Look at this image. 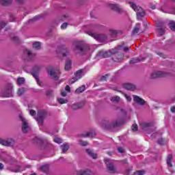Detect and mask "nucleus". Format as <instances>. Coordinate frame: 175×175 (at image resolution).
<instances>
[{
    "label": "nucleus",
    "mask_w": 175,
    "mask_h": 175,
    "mask_svg": "<svg viewBox=\"0 0 175 175\" xmlns=\"http://www.w3.org/2000/svg\"><path fill=\"white\" fill-rule=\"evenodd\" d=\"M21 167L20 165H18L16 167V169H12V170H11V172H14L15 173H18V172H21Z\"/></svg>",
    "instance_id": "obj_47"
},
{
    "label": "nucleus",
    "mask_w": 175,
    "mask_h": 175,
    "mask_svg": "<svg viewBox=\"0 0 175 175\" xmlns=\"http://www.w3.org/2000/svg\"><path fill=\"white\" fill-rule=\"evenodd\" d=\"M131 128H132L133 132H136V131H137V129H138L137 124H133Z\"/></svg>",
    "instance_id": "obj_49"
},
{
    "label": "nucleus",
    "mask_w": 175,
    "mask_h": 175,
    "mask_svg": "<svg viewBox=\"0 0 175 175\" xmlns=\"http://www.w3.org/2000/svg\"><path fill=\"white\" fill-rule=\"evenodd\" d=\"M49 165L45 164L40 167V170L41 172H43V173L48 174L49 173Z\"/></svg>",
    "instance_id": "obj_31"
},
{
    "label": "nucleus",
    "mask_w": 175,
    "mask_h": 175,
    "mask_svg": "<svg viewBox=\"0 0 175 175\" xmlns=\"http://www.w3.org/2000/svg\"><path fill=\"white\" fill-rule=\"evenodd\" d=\"M88 35L94 38L98 42H106L107 40V35L106 34H98L95 33H92L91 31H88Z\"/></svg>",
    "instance_id": "obj_8"
},
{
    "label": "nucleus",
    "mask_w": 175,
    "mask_h": 175,
    "mask_svg": "<svg viewBox=\"0 0 175 175\" xmlns=\"http://www.w3.org/2000/svg\"><path fill=\"white\" fill-rule=\"evenodd\" d=\"M133 175H144V170L137 171L134 172Z\"/></svg>",
    "instance_id": "obj_48"
},
{
    "label": "nucleus",
    "mask_w": 175,
    "mask_h": 175,
    "mask_svg": "<svg viewBox=\"0 0 175 175\" xmlns=\"http://www.w3.org/2000/svg\"><path fill=\"white\" fill-rule=\"evenodd\" d=\"M95 136H96L95 131L88 132L81 135V137H95Z\"/></svg>",
    "instance_id": "obj_24"
},
{
    "label": "nucleus",
    "mask_w": 175,
    "mask_h": 175,
    "mask_svg": "<svg viewBox=\"0 0 175 175\" xmlns=\"http://www.w3.org/2000/svg\"><path fill=\"white\" fill-rule=\"evenodd\" d=\"M172 159H173V155L168 154L166 159V163L169 167H173V164H172Z\"/></svg>",
    "instance_id": "obj_27"
},
{
    "label": "nucleus",
    "mask_w": 175,
    "mask_h": 175,
    "mask_svg": "<svg viewBox=\"0 0 175 175\" xmlns=\"http://www.w3.org/2000/svg\"><path fill=\"white\" fill-rule=\"evenodd\" d=\"M104 162L107 165V169L110 172V173H118L116 167H114V164L111 162V160L108 158L104 159Z\"/></svg>",
    "instance_id": "obj_9"
},
{
    "label": "nucleus",
    "mask_w": 175,
    "mask_h": 175,
    "mask_svg": "<svg viewBox=\"0 0 175 175\" xmlns=\"http://www.w3.org/2000/svg\"><path fill=\"white\" fill-rule=\"evenodd\" d=\"M140 31V23H137L132 31V35H136V33H139Z\"/></svg>",
    "instance_id": "obj_28"
},
{
    "label": "nucleus",
    "mask_w": 175,
    "mask_h": 175,
    "mask_svg": "<svg viewBox=\"0 0 175 175\" xmlns=\"http://www.w3.org/2000/svg\"><path fill=\"white\" fill-rule=\"evenodd\" d=\"M77 80H79L77 77H73L72 79H71L70 80V83L73 84L74 83H76V81H77Z\"/></svg>",
    "instance_id": "obj_51"
},
{
    "label": "nucleus",
    "mask_w": 175,
    "mask_h": 175,
    "mask_svg": "<svg viewBox=\"0 0 175 175\" xmlns=\"http://www.w3.org/2000/svg\"><path fill=\"white\" fill-rule=\"evenodd\" d=\"M157 143L160 146H163L165 144V139L163 138L159 139Z\"/></svg>",
    "instance_id": "obj_46"
},
{
    "label": "nucleus",
    "mask_w": 175,
    "mask_h": 175,
    "mask_svg": "<svg viewBox=\"0 0 175 175\" xmlns=\"http://www.w3.org/2000/svg\"><path fill=\"white\" fill-rule=\"evenodd\" d=\"M40 69H42V66H34L33 67V77H34V79L36 80L38 85H40V84H42V82L39 79V76H38L37 74L39 73V72H40Z\"/></svg>",
    "instance_id": "obj_13"
},
{
    "label": "nucleus",
    "mask_w": 175,
    "mask_h": 175,
    "mask_svg": "<svg viewBox=\"0 0 175 175\" xmlns=\"http://www.w3.org/2000/svg\"><path fill=\"white\" fill-rule=\"evenodd\" d=\"M65 90L67 91V92H70V87L67 85L65 88Z\"/></svg>",
    "instance_id": "obj_60"
},
{
    "label": "nucleus",
    "mask_w": 175,
    "mask_h": 175,
    "mask_svg": "<svg viewBox=\"0 0 175 175\" xmlns=\"http://www.w3.org/2000/svg\"><path fill=\"white\" fill-rule=\"evenodd\" d=\"M33 141H34L35 143H42V139H40L38 137L34 138Z\"/></svg>",
    "instance_id": "obj_56"
},
{
    "label": "nucleus",
    "mask_w": 175,
    "mask_h": 175,
    "mask_svg": "<svg viewBox=\"0 0 175 175\" xmlns=\"http://www.w3.org/2000/svg\"><path fill=\"white\" fill-rule=\"evenodd\" d=\"M129 3L130 4L131 8L137 12L136 14L137 20H142V18L146 16V11H144V10L140 6L137 5L136 3L133 1H129Z\"/></svg>",
    "instance_id": "obj_3"
},
{
    "label": "nucleus",
    "mask_w": 175,
    "mask_h": 175,
    "mask_svg": "<svg viewBox=\"0 0 175 175\" xmlns=\"http://www.w3.org/2000/svg\"><path fill=\"white\" fill-rule=\"evenodd\" d=\"M16 81L17 84L21 85V84H24V83H25V79H24L23 77H19L17 79Z\"/></svg>",
    "instance_id": "obj_36"
},
{
    "label": "nucleus",
    "mask_w": 175,
    "mask_h": 175,
    "mask_svg": "<svg viewBox=\"0 0 175 175\" xmlns=\"http://www.w3.org/2000/svg\"><path fill=\"white\" fill-rule=\"evenodd\" d=\"M61 52L62 54V57H68V55H69L70 53V51L66 46H62L61 49Z\"/></svg>",
    "instance_id": "obj_22"
},
{
    "label": "nucleus",
    "mask_w": 175,
    "mask_h": 175,
    "mask_svg": "<svg viewBox=\"0 0 175 175\" xmlns=\"http://www.w3.org/2000/svg\"><path fill=\"white\" fill-rule=\"evenodd\" d=\"M47 73L55 80V81H57V80L59 79V74L61 73L59 70L55 69L53 67H49L47 68Z\"/></svg>",
    "instance_id": "obj_7"
},
{
    "label": "nucleus",
    "mask_w": 175,
    "mask_h": 175,
    "mask_svg": "<svg viewBox=\"0 0 175 175\" xmlns=\"http://www.w3.org/2000/svg\"><path fill=\"white\" fill-rule=\"evenodd\" d=\"M70 68H72V61H70V59H67L66 61L64 69L65 70H70Z\"/></svg>",
    "instance_id": "obj_30"
},
{
    "label": "nucleus",
    "mask_w": 175,
    "mask_h": 175,
    "mask_svg": "<svg viewBox=\"0 0 175 175\" xmlns=\"http://www.w3.org/2000/svg\"><path fill=\"white\" fill-rule=\"evenodd\" d=\"M97 55L98 57H101V58H109V57H110V52L100 51L98 52Z\"/></svg>",
    "instance_id": "obj_23"
},
{
    "label": "nucleus",
    "mask_w": 175,
    "mask_h": 175,
    "mask_svg": "<svg viewBox=\"0 0 175 175\" xmlns=\"http://www.w3.org/2000/svg\"><path fill=\"white\" fill-rule=\"evenodd\" d=\"M79 146H82V147H85L88 146V142H87V141L81 140L79 142Z\"/></svg>",
    "instance_id": "obj_42"
},
{
    "label": "nucleus",
    "mask_w": 175,
    "mask_h": 175,
    "mask_svg": "<svg viewBox=\"0 0 175 175\" xmlns=\"http://www.w3.org/2000/svg\"><path fill=\"white\" fill-rule=\"evenodd\" d=\"M26 0H15L16 3H19V5H23V3H25Z\"/></svg>",
    "instance_id": "obj_52"
},
{
    "label": "nucleus",
    "mask_w": 175,
    "mask_h": 175,
    "mask_svg": "<svg viewBox=\"0 0 175 175\" xmlns=\"http://www.w3.org/2000/svg\"><path fill=\"white\" fill-rule=\"evenodd\" d=\"M0 144L5 146V147H13L16 144V141L13 138L1 139Z\"/></svg>",
    "instance_id": "obj_10"
},
{
    "label": "nucleus",
    "mask_w": 175,
    "mask_h": 175,
    "mask_svg": "<svg viewBox=\"0 0 175 175\" xmlns=\"http://www.w3.org/2000/svg\"><path fill=\"white\" fill-rule=\"evenodd\" d=\"M85 105V101H81L79 103L72 104L70 106L72 110L76 111L79 110V109H83V107Z\"/></svg>",
    "instance_id": "obj_16"
},
{
    "label": "nucleus",
    "mask_w": 175,
    "mask_h": 175,
    "mask_svg": "<svg viewBox=\"0 0 175 175\" xmlns=\"http://www.w3.org/2000/svg\"><path fill=\"white\" fill-rule=\"evenodd\" d=\"M68 23H64L62 25H61V29H65V28H66V27H68Z\"/></svg>",
    "instance_id": "obj_55"
},
{
    "label": "nucleus",
    "mask_w": 175,
    "mask_h": 175,
    "mask_svg": "<svg viewBox=\"0 0 175 175\" xmlns=\"http://www.w3.org/2000/svg\"><path fill=\"white\" fill-rule=\"evenodd\" d=\"M90 46L87 44H84L81 42H77L75 44V46L74 49V51L77 54H80L81 55H84L85 54H88V53H90Z\"/></svg>",
    "instance_id": "obj_2"
},
{
    "label": "nucleus",
    "mask_w": 175,
    "mask_h": 175,
    "mask_svg": "<svg viewBox=\"0 0 175 175\" xmlns=\"http://www.w3.org/2000/svg\"><path fill=\"white\" fill-rule=\"evenodd\" d=\"M122 87L124 90H127V91H135L137 88L136 85L129 83H123Z\"/></svg>",
    "instance_id": "obj_19"
},
{
    "label": "nucleus",
    "mask_w": 175,
    "mask_h": 175,
    "mask_svg": "<svg viewBox=\"0 0 175 175\" xmlns=\"http://www.w3.org/2000/svg\"><path fill=\"white\" fill-rule=\"evenodd\" d=\"M100 124L103 129L113 131V129H116V128H119L121 125H124V120L121 118L114 120L105 119L100 122Z\"/></svg>",
    "instance_id": "obj_1"
},
{
    "label": "nucleus",
    "mask_w": 175,
    "mask_h": 175,
    "mask_svg": "<svg viewBox=\"0 0 175 175\" xmlns=\"http://www.w3.org/2000/svg\"><path fill=\"white\" fill-rule=\"evenodd\" d=\"M54 142L57 143V144H61V143H62V139L58 137V136H55Z\"/></svg>",
    "instance_id": "obj_40"
},
{
    "label": "nucleus",
    "mask_w": 175,
    "mask_h": 175,
    "mask_svg": "<svg viewBox=\"0 0 175 175\" xmlns=\"http://www.w3.org/2000/svg\"><path fill=\"white\" fill-rule=\"evenodd\" d=\"M120 112L124 116L126 115V111H125V109H120Z\"/></svg>",
    "instance_id": "obj_63"
},
{
    "label": "nucleus",
    "mask_w": 175,
    "mask_h": 175,
    "mask_svg": "<svg viewBox=\"0 0 175 175\" xmlns=\"http://www.w3.org/2000/svg\"><path fill=\"white\" fill-rule=\"evenodd\" d=\"M57 102L60 103V105H64V103H68V100L65 98H57Z\"/></svg>",
    "instance_id": "obj_41"
},
{
    "label": "nucleus",
    "mask_w": 175,
    "mask_h": 175,
    "mask_svg": "<svg viewBox=\"0 0 175 175\" xmlns=\"http://www.w3.org/2000/svg\"><path fill=\"white\" fill-rule=\"evenodd\" d=\"M109 8L116 13H124V10L118 4H110Z\"/></svg>",
    "instance_id": "obj_20"
},
{
    "label": "nucleus",
    "mask_w": 175,
    "mask_h": 175,
    "mask_svg": "<svg viewBox=\"0 0 175 175\" xmlns=\"http://www.w3.org/2000/svg\"><path fill=\"white\" fill-rule=\"evenodd\" d=\"M107 77H109V74H107L105 75H103L100 79H99V81H107Z\"/></svg>",
    "instance_id": "obj_43"
},
{
    "label": "nucleus",
    "mask_w": 175,
    "mask_h": 175,
    "mask_svg": "<svg viewBox=\"0 0 175 175\" xmlns=\"http://www.w3.org/2000/svg\"><path fill=\"white\" fill-rule=\"evenodd\" d=\"M111 102H116V103H118V102H120V96H113L111 97L110 98Z\"/></svg>",
    "instance_id": "obj_37"
},
{
    "label": "nucleus",
    "mask_w": 175,
    "mask_h": 175,
    "mask_svg": "<svg viewBox=\"0 0 175 175\" xmlns=\"http://www.w3.org/2000/svg\"><path fill=\"white\" fill-rule=\"evenodd\" d=\"M132 170V168H129L126 170V175H129L131 173V171Z\"/></svg>",
    "instance_id": "obj_59"
},
{
    "label": "nucleus",
    "mask_w": 175,
    "mask_h": 175,
    "mask_svg": "<svg viewBox=\"0 0 175 175\" xmlns=\"http://www.w3.org/2000/svg\"><path fill=\"white\" fill-rule=\"evenodd\" d=\"M156 27H157V31L159 36H162L165 35V31L166 29V26L165 25V23H163V21H158L157 22Z\"/></svg>",
    "instance_id": "obj_11"
},
{
    "label": "nucleus",
    "mask_w": 175,
    "mask_h": 175,
    "mask_svg": "<svg viewBox=\"0 0 175 175\" xmlns=\"http://www.w3.org/2000/svg\"><path fill=\"white\" fill-rule=\"evenodd\" d=\"M60 148L62 149L63 154H65L66 153V151L70 148V145L68 143H64L61 145Z\"/></svg>",
    "instance_id": "obj_25"
},
{
    "label": "nucleus",
    "mask_w": 175,
    "mask_h": 175,
    "mask_svg": "<svg viewBox=\"0 0 175 175\" xmlns=\"http://www.w3.org/2000/svg\"><path fill=\"white\" fill-rule=\"evenodd\" d=\"M84 91H85V85H83L75 90V94H81V92H84Z\"/></svg>",
    "instance_id": "obj_33"
},
{
    "label": "nucleus",
    "mask_w": 175,
    "mask_h": 175,
    "mask_svg": "<svg viewBox=\"0 0 175 175\" xmlns=\"http://www.w3.org/2000/svg\"><path fill=\"white\" fill-rule=\"evenodd\" d=\"M133 100L139 106H144V104L147 103V101L144 100V99L140 98L139 96L137 95L133 96Z\"/></svg>",
    "instance_id": "obj_18"
},
{
    "label": "nucleus",
    "mask_w": 175,
    "mask_h": 175,
    "mask_svg": "<svg viewBox=\"0 0 175 175\" xmlns=\"http://www.w3.org/2000/svg\"><path fill=\"white\" fill-rule=\"evenodd\" d=\"M24 92H25V90L24 89V88H21L18 91V95L19 96H21V95H23Z\"/></svg>",
    "instance_id": "obj_44"
},
{
    "label": "nucleus",
    "mask_w": 175,
    "mask_h": 175,
    "mask_svg": "<svg viewBox=\"0 0 175 175\" xmlns=\"http://www.w3.org/2000/svg\"><path fill=\"white\" fill-rule=\"evenodd\" d=\"M12 40H14V42H16L17 43H19V41H18L19 38L17 36L12 38Z\"/></svg>",
    "instance_id": "obj_58"
},
{
    "label": "nucleus",
    "mask_w": 175,
    "mask_h": 175,
    "mask_svg": "<svg viewBox=\"0 0 175 175\" xmlns=\"http://www.w3.org/2000/svg\"><path fill=\"white\" fill-rule=\"evenodd\" d=\"M124 96L126 99H127L128 102H131L132 100V98H131L130 96H128L127 94H124Z\"/></svg>",
    "instance_id": "obj_57"
},
{
    "label": "nucleus",
    "mask_w": 175,
    "mask_h": 175,
    "mask_svg": "<svg viewBox=\"0 0 175 175\" xmlns=\"http://www.w3.org/2000/svg\"><path fill=\"white\" fill-rule=\"evenodd\" d=\"M145 59L146 57L142 56L133 57L130 59L129 64L130 65H135V64H139V62H144Z\"/></svg>",
    "instance_id": "obj_14"
},
{
    "label": "nucleus",
    "mask_w": 175,
    "mask_h": 175,
    "mask_svg": "<svg viewBox=\"0 0 175 175\" xmlns=\"http://www.w3.org/2000/svg\"><path fill=\"white\" fill-rule=\"evenodd\" d=\"M48 116V113L46 111L42 110L39 111L37 113V117L35 118V120L37 121L38 125L40 126H42L44 120H46V118Z\"/></svg>",
    "instance_id": "obj_5"
},
{
    "label": "nucleus",
    "mask_w": 175,
    "mask_h": 175,
    "mask_svg": "<svg viewBox=\"0 0 175 175\" xmlns=\"http://www.w3.org/2000/svg\"><path fill=\"white\" fill-rule=\"evenodd\" d=\"M24 55L27 57V61H32L34 57H36V54L33 53L30 50L25 49L23 52Z\"/></svg>",
    "instance_id": "obj_17"
},
{
    "label": "nucleus",
    "mask_w": 175,
    "mask_h": 175,
    "mask_svg": "<svg viewBox=\"0 0 175 175\" xmlns=\"http://www.w3.org/2000/svg\"><path fill=\"white\" fill-rule=\"evenodd\" d=\"M6 27V23L5 22H0V29L5 28Z\"/></svg>",
    "instance_id": "obj_53"
},
{
    "label": "nucleus",
    "mask_w": 175,
    "mask_h": 175,
    "mask_svg": "<svg viewBox=\"0 0 175 175\" xmlns=\"http://www.w3.org/2000/svg\"><path fill=\"white\" fill-rule=\"evenodd\" d=\"M170 29L171 31H175V22L170 21L169 23Z\"/></svg>",
    "instance_id": "obj_39"
},
{
    "label": "nucleus",
    "mask_w": 175,
    "mask_h": 175,
    "mask_svg": "<svg viewBox=\"0 0 175 175\" xmlns=\"http://www.w3.org/2000/svg\"><path fill=\"white\" fill-rule=\"evenodd\" d=\"M154 123L151 122H141L139 124L140 128L142 129V131H144L145 132H147L148 134L152 133L154 131H155L156 128L154 126Z\"/></svg>",
    "instance_id": "obj_4"
},
{
    "label": "nucleus",
    "mask_w": 175,
    "mask_h": 175,
    "mask_svg": "<svg viewBox=\"0 0 175 175\" xmlns=\"http://www.w3.org/2000/svg\"><path fill=\"white\" fill-rule=\"evenodd\" d=\"M76 175H92V172L90 170H81L76 172Z\"/></svg>",
    "instance_id": "obj_21"
},
{
    "label": "nucleus",
    "mask_w": 175,
    "mask_h": 175,
    "mask_svg": "<svg viewBox=\"0 0 175 175\" xmlns=\"http://www.w3.org/2000/svg\"><path fill=\"white\" fill-rule=\"evenodd\" d=\"M29 114H30V116H36V111H35L33 109H31L29 111Z\"/></svg>",
    "instance_id": "obj_54"
},
{
    "label": "nucleus",
    "mask_w": 175,
    "mask_h": 175,
    "mask_svg": "<svg viewBox=\"0 0 175 175\" xmlns=\"http://www.w3.org/2000/svg\"><path fill=\"white\" fill-rule=\"evenodd\" d=\"M42 46V43L40 42H35L33 43V49L36 50H40Z\"/></svg>",
    "instance_id": "obj_32"
},
{
    "label": "nucleus",
    "mask_w": 175,
    "mask_h": 175,
    "mask_svg": "<svg viewBox=\"0 0 175 175\" xmlns=\"http://www.w3.org/2000/svg\"><path fill=\"white\" fill-rule=\"evenodd\" d=\"M118 151L120 154H124V152H125V149H124V148H122V147H118Z\"/></svg>",
    "instance_id": "obj_50"
},
{
    "label": "nucleus",
    "mask_w": 175,
    "mask_h": 175,
    "mask_svg": "<svg viewBox=\"0 0 175 175\" xmlns=\"http://www.w3.org/2000/svg\"><path fill=\"white\" fill-rule=\"evenodd\" d=\"M109 35L111 38H116L117 35H118V31L114 29H109Z\"/></svg>",
    "instance_id": "obj_34"
},
{
    "label": "nucleus",
    "mask_w": 175,
    "mask_h": 175,
    "mask_svg": "<svg viewBox=\"0 0 175 175\" xmlns=\"http://www.w3.org/2000/svg\"><path fill=\"white\" fill-rule=\"evenodd\" d=\"M12 2L13 0H0V3L3 6H9V5H12Z\"/></svg>",
    "instance_id": "obj_29"
},
{
    "label": "nucleus",
    "mask_w": 175,
    "mask_h": 175,
    "mask_svg": "<svg viewBox=\"0 0 175 175\" xmlns=\"http://www.w3.org/2000/svg\"><path fill=\"white\" fill-rule=\"evenodd\" d=\"M13 85L12 83H7L4 87V90L3 91V96L4 98H10V96H13Z\"/></svg>",
    "instance_id": "obj_6"
},
{
    "label": "nucleus",
    "mask_w": 175,
    "mask_h": 175,
    "mask_svg": "<svg viewBox=\"0 0 175 175\" xmlns=\"http://www.w3.org/2000/svg\"><path fill=\"white\" fill-rule=\"evenodd\" d=\"M84 72L83 69H80L78 71H77L75 72V77H77V79H78L79 80H80V79L81 78V73H83Z\"/></svg>",
    "instance_id": "obj_35"
},
{
    "label": "nucleus",
    "mask_w": 175,
    "mask_h": 175,
    "mask_svg": "<svg viewBox=\"0 0 175 175\" xmlns=\"http://www.w3.org/2000/svg\"><path fill=\"white\" fill-rule=\"evenodd\" d=\"M86 152L89 157H91L93 159H96L98 158V154L94 152L93 150H91V149H86Z\"/></svg>",
    "instance_id": "obj_26"
},
{
    "label": "nucleus",
    "mask_w": 175,
    "mask_h": 175,
    "mask_svg": "<svg viewBox=\"0 0 175 175\" xmlns=\"http://www.w3.org/2000/svg\"><path fill=\"white\" fill-rule=\"evenodd\" d=\"M129 50H131V48L129 46H126L123 49V51L124 52L129 51Z\"/></svg>",
    "instance_id": "obj_61"
},
{
    "label": "nucleus",
    "mask_w": 175,
    "mask_h": 175,
    "mask_svg": "<svg viewBox=\"0 0 175 175\" xmlns=\"http://www.w3.org/2000/svg\"><path fill=\"white\" fill-rule=\"evenodd\" d=\"M120 50L119 48H116L114 49H111L109 51V54H112L113 55H116V54H118V51Z\"/></svg>",
    "instance_id": "obj_38"
},
{
    "label": "nucleus",
    "mask_w": 175,
    "mask_h": 175,
    "mask_svg": "<svg viewBox=\"0 0 175 175\" xmlns=\"http://www.w3.org/2000/svg\"><path fill=\"white\" fill-rule=\"evenodd\" d=\"M19 119L22 121V132L23 133H28V131H29V124L27 120L23 117V116L19 115Z\"/></svg>",
    "instance_id": "obj_12"
},
{
    "label": "nucleus",
    "mask_w": 175,
    "mask_h": 175,
    "mask_svg": "<svg viewBox=\"0 0 175 175\" xmlns=\"http://www.w3.org/2000/svg\"><path fill=\"white\" fill-rule=\"evenodd\" d=\"M166 74L163 71L153 72L150 75V79H158V77H165Z\"/></svg>",
    "instance_id": "obj_15"
},
{
    "label": "nucleus",
    "mask_w": 175,
    "mask_h": 175,
    "mask_svg": "<svg viewBox=\"0 0 175 175\" xmlns=\"http://www.w3.org/2000/svg\"><path fill=\"white\" fill-rule=\"evenodd\" d=\"M62 96H66V91L63 90L61 93Z\"/></svg>",
    "instance_id": "obj_62"
},
{
    "label": "nucleus",
    "mask_w": 175,
    "mask_h": 175,
    "mask_svg": "<svg viewBox=\"0 0 175 175\" xmlns=\"http://www.w3.org/2000/svg\"><path fill=\"white\" fill-rule=\"evenodd\" d=\"M42 16L40 15H38V16H36L32 19L29 20V23H31V21H36L37 20H40Z\"/></svg>",
    "instance_id": "obj_45"
},
{
    "label": "nucleus",
    "mask_w": 175,
    "mask_h": 175,
    "mask_svg": "<svg viewBox=\"0 0 175 175\" xmlns=\"http://www.w3.org/2000/svg\"><path fill=\"white\" fill-rule=\"evenodd\" d=\"M170 110H171L172 113H175V107H171Z\"/></svg>",
    "instance_id": "obj_64"
}]
</instances>
